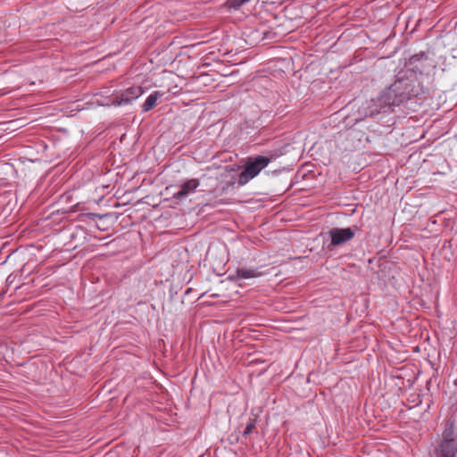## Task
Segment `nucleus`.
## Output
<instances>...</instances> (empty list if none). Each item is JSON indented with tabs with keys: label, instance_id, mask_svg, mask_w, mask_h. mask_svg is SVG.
Instances as JSON below:
<instances>
[{
	"label": "nucleus",
	"instance_id": "1",
	"mask_svg": "<svg viewBox=\"0 0 457 457\" xmlns=\"http://www.w3.org/2000/svg\"><path fill=\"white\" fill-rule=\"evenodd\" d=\"M422 82L415 74L402 77L386 88L381 94V101L386 105H400L424 94Z\"/></svg>",
	"mask_w": 457,
	"mask_h": 457
},
{
	"label": "nucleus",
	"instance_id": "2",
	"mask_svg": "<svg viewBox=\"0 0 457 457\" xmlns=\"http://www.w3.org/2000/svg\"><path fill=\"white\" fill-rule=\"evenodd\" d=\"M271 158L257 155L248 157L245 161V169L238 177V184L243 186L255 178L270 162Z\"/></svg>",
	"mask_w": 457,
	"mask_h": 457
},
{
	"label": "nucleus",
	"instance_id": "3",
	"mask_svg": "<svg viewBox=\"0 0 457 457\" xmlns=\"http://www.w3.org/2000/svg\"><path fill=\"white\" fill-rule=\"evenodd\" d=\"M355 228H333L328 231L330 243L328 245V249L336 246L342 245L351 241L355 236Z\"/></svg>",
	"mask_w": 457,
	"mask_h": 457
},
{
	"label": "nucleus",
	"instance_id": "4",
	"mask_svg": "<svg viewBox=\"0 0 457 457\" xmlns=\"http://www.w3.org/2000/svg\"><path fill=\"white\" fill-rule=\"evenodd\" d=\"M144 93L141 87H131L124 91L112 95V104L115 106L129 104Z\"/></svg>",
	"mask_w": 457,
	"mask_h": 457
},
{
	"label": "nucleus",
	"instance_id": "5",
	"mask_svg": "<svg viewBox=\"0 0 457 457\" xmlns=\"http://www.w3.org/2000/svg\"><path fill=\"white\" fill-rule=\"evenodd\" d=\"M439 442H457V429L453 419L450 418L445 421Z\"/></svg>",
	"mask_w": 457,
	"mask_h": 457
},
{
	"label": "nucleus",
	"instance_id": "6",
	"mask_svg": "<svg viewBox=\"0 0 457 457\" xmlns=\"http://www.w3.org/2000/svg\"><path fill=\"white\" fill-rule=\"evenodd\" d=\"M436 453L437 457H457V442H439Z\"/></svg>",
	"mask_w": 457,
	"mask_h": 457
},
{
	"label": "nucleus",
	"instance_id": "7",
	"mask_svg": "<svg viewBox=\"0 0 457 457\" xmlns=\"http://www.w3.org/2000/svg\"><path fill=\"white\" fill-rule=\"evenodd\" d=\"M199 186V182L197 179H189L187 182H185L180 189L174 194V198L176 199H181L187 196L188 194L194 192L197 187Z\"/></svg>",
	"mask_w": 457,
	"mask_h": 457
},
{
	"label": "nucleus",
	"instance_id": "8",
	"mask_svg": "<svg viewBox=\"0 0 457 457\" xmlns=\"http://www.w3.org/2000/svg\"><path fill=\"white\" fill-rule=\"evenodd\" d=\"M162 96L163 93H161L160 91H154L149 95L142 106L143 112H149L152 110L157 104L158 99Z\"/></svg>",
	"mask_w": 457,
	"mask_h": 457
},
{
	"label": "nucleus",
	"instance_id": "9",
	"mask_svg": "<svg viewBox=\"0 0 457 457\" xmlns=\"http://www.w3.org/2000/svg\"><path fill=\"white\" fill-rule=\"evenodd\" d=\"M237 276L239 278H253L260 276V273L253 268H238Z\"/></svg>",
	"mask_w": 457,
	"mask_h": 457
},
{
	"label": "nucleus",
	"instance_id": "10",
	"mask_svg": "<svg viewBox=\"0 0 457 457\" xmlns=\"http://www.w3.org/2000/svg\"><path fill=\"white\" fill-rule=\"evenodd\" d=\"M255 428V424L254 422L251 421L249 424H247L245 431H244V435L246 436V435H250L253 429Z\"/></svg>",
	"mask_w": 457,
	"mask_h": 457
}]
</instances>
